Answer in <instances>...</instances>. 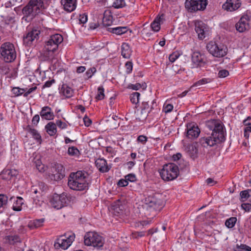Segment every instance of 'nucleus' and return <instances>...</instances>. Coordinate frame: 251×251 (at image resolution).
I'll use <instances>...</instances> for the list:
<instances>
[{"label":"nucleus","mask_w":251,"mask_h":251,"mask_svg":"<svg viewBox=\"0 0 251 251\" xmlns=\"http://www.w3.org/2000/svg\"><path fill=\"white\" fill-rule=\"evenodd\" d=\"M206 126L209 130H212V132L211 136L202 137L200 139V143L202 146L204 148L213 147L225 140L226 132L224 130V126L220 121L208 120L206 123Z\"/></svg>","instance_id":"obj_1"},{"label":"nucleus","mask_w":251,"mask_h":251,"mask_svg":"<svg viewBox=\"0 0 251 251\" xmlns=\"http://www.w3.org/2000/svg\"><path fill=\"white\" fill-rule=\"evenodd\" d=\"M88 173L85 171L71 173L68 178V185L72 190L83 191L88 188Z\"/></svg>","instance_id":"obj_2"},{"label":"nucleus","mask_w":251,"mask_h":251,"mask_svg":"<svg viewBox=\"0 0 251 251\" xmlns=\"http://www.w3.org/2000/svg\"><path fill=\"white\" fill-rule=\"evenodd\" d=\"M63 41L62 36L60 34H55L50 36L45 42L43 49L44 55L48 59L53 57L54 52L58 49V45Z\"/></svg>","instance_id":"obj_3"},{"label":"nucleus","mask_w":251,"mask_h":251,"mask_svg":"<svg viewBox=\"0 0 251 251\" xmlns=\"http://www.w3.org/2000/svg\"><path fill=\"white\" fill-rule=\"evenodd\" d=\"M178 173V166L174 163L164 165L160 172L161 178L166 181L172 180L176 178Z\"/></svg>","instance_id":"obj_4"},{"label":"nucleus","mask_w":251,"mask_h":251,"mask_svg":"<svg viewBox=\"0 0 251 251\" xmlns=\"http://www.w3.org/2000/svg\"><path fill=\"white\" fill-rule=\"evenodd\" d=\"M43 6L42 0H30L22 10L23 14L27 18L32 19L39 12L40 9Z\"/></svg>","instance_id":"obj_5"},{"label":"nucleus","mask_w":251,"mask_h":251,"mask_svg":"<svg viewBox=\"0 0 251 251\" xmlns=\"http://www.w3.org/2000/svg\"><path fill=\"white\" fill-rule=\"evenodd\" d=\"M85 245L93 246L97 249L102 248L104 243L103 238L95 232H88L84 237Z\"/></svg>","instance_id":"obj_6"},{"label":"nucleus","mask_w":251,"mask_h":251,"mask_svg":"<svg viewBox=\"0 0 251 251\" xmlns=\"http://www.w3.org/2000/svg\"><path fill=\"white\" fill-rule=\"evenodd\" d=\"M206 49L211 55L219 58L226 56L228 51L226 46L214 41L209 42L206 45Z\"/></svg>","instance_id":"obj_7"},{"label":"nucleus","mask_w":251,"mask_h":251,"mask_svg":"<svg viewBox=\"0 0 251 251\" xmlns=\"http://www.w3.org/2000/svg\"><path fill=\"white\" fill-rule=\"evenodd\" d=\"M0 52L3 60L6 62H11L16 57L14 46L10 42L3 43L0 48Z\"/></svg>","instance_id":"obj_8"},{"label":"nucleus","mask_w":251,"mask_h":251,"mask_svg":"<svg viewBox=\"0 0 251 251\" xmlns=\"http://www.w3.org/2000/svg\"><path fill=\"white\" fill-rule=\"evenodd\" d=\"M75 238V234L71 232L65 233L55 241L54 246L55 249H67L72 244Z\"/></svg>","instance_id":"obj_9"},{"label":"nucleus","mask_w":251,"mask_h":251,"mask_svg":"<svg viewBox=\"0 0 251 251\" xmlns=\"http://www.w3.org/2000/svg\"><path fill=\"white\" fill-rule=\"evenodd\" d=\"M69 201V198L65 193L60 195L54 194L50 200L51 206L57 209H60L66 206Z\"/></svg>","instance_id":"obj_10"},{"label":"nucleus","mask_w":251,"mask_h":251,"mask_svg":"<svg viewBox=\"0 0 251 251\" xmlns=\"http://www.w3.org/2000/svg\"><path fill=\"white\" fill-rule=\"evenodd\" d=\"M207 5V0H186L185 8L190 12L203 10Z\"/></svg>","instance_id":"obj_11"},{"label":"nucleus","mask_w":251,"mask_h":251,"mask_svg":"<svg viewBox=\"0 0 251 251\" xmlns=\"http://www.w3.org/2000/svg\"><path fill=\"white\" fill-rule=\"evenodd\" d=\"M192 68L203 66L206 63V58L204 54L200 51H195L191 55Z\"/></svg>","instance_id":"obj_12"},{"label":"nucleus","mask_w":251,"mask_h":251,"mask_svg":"<svg viewBox=\"0 0 251 251\" xmlns=\"http://www.w3.org/2000/svg\"><path fill=\"white\" fill-rule=\"evenodd\" d=\"M40 30L37 28H33L29 31L23 37V43L26 46H30L34 41L39 38Z\"/></svg>","instance_id":"obj_13"},{"label":"nucleus","mask_w":251,"mask_h":251,"mask_svg":"<svg viewBox=\"0 0 251 251\" xmlns=\"http://www.w3.org/2000/svg\"><path fill=\"white\" fill-rule=\"evenodd\" d=\"M159 195L154 196H149L145 198V201L149 206L153 207L154 209L162 208L164 205V201L160 199Z\"/></svg>","instance_id":"obj_14"},{"label":"nucleus","mask_w":251,"mask_h":251,"mask_svg":"<svg viewBox=\"0 0 251 251\" xmlns=\"http://www.w3.org/2000/svg\"><path fill=\"white\" fill-rule=\"evenodd\" d=\"M200 129L195 123H189L187 125L186 137L191 139L197 138L200 133Z\"/></svg>","instance_id":"obj_15"},{"label":"nucleus","mask_w":251,"mask_h":251,"mask_svg":"<svg viewBox=\"0 0 251 251\" xmlns=\"http://www.w3.org/2000/svg\"><path fill=\"white\" fill-rule=\"evenodd\" d=\"M249 21L250 18L248 15H243L235 25L236 30L239 32H243L248 29L249 28Z\"/></svg>","instance_id":"obj_16"},{"label":"nucleus","mask_w":251,"mask_h":251,"mask_svg":"<svg viewBox=\"0 0 251 251\" xmlns=\"http://www.w3.org/2000/svg\"><path fill=\"white\" fill-rule=\"evenodd\" d=\"M195 31L198 33L200 39H203L205 37V32L207 31L206 25L201 21H197L195 23Z\"/></svg>","instance_id":"obj_17"},{"label":"nucleus","mask_w":251,"mask_h":251,"mask_svg":"<svg viewBox=\"0 0 251 251\" xmlns=\"http://www.w3.org/2000/svg\"><path fill=\"white\" fill-rule=\"evenodd\" d=\"M241 4L239 0H226L222 7L226 11H233L238 9L241 6Z\"/></svg>","instance_id":"obj_18"},{"label":"nucleus","mask_w":251,"mask_h":251,"mask_svg":"<svg viewBox=\"0 0 251 251\" xmlns=\"http://www.w3.org/2000/svg\"><path fill=\"white\" fill-rule=\"evenodd\" d=\"M61 4L64 10L71 12L76 8V0H61Z\"/></svg>","instance_id":"obj_19"},{"label":"nucleus","mask_w":251,"mask_h":251,"mask_svg":"<svg viewBox=\"0 0 251 251\" xmlns=\"http://www.w3.org/2000/svg\"><path fill=\"white\" fill-rule=\"evenodd\" d=\"M40 115L42 119L47 120H53L54 117V113L52 111L51 108L48 106L42 107L40 112Z\"/></svg>","instance_id":"obj_20"},{"label":"nucleus","mask_w":251,"mask_h":251,"mask_svg":"<svg viewBox=\"0 0 251 251\" xmlns=\"http://www.w3.org/2000/svg\"><path fill=\"white\" fill-rule=\"evenodd\" d=\"M60 93L66 98H70L73 96L74 90L67 84L64 83L61 86Z\"/></svg>","instance_id":"obj_21"},{"label":"nucleus","mask_w":251,"mask_h":251,"mask_svg":"<svg viewBox=\"0 0 251 251\" xmlns=\"http://www.w3.org/2000/svg\"><path fill=\"white\" fill-rule=\"evenodd\" d=\"M96 166L102 173L107 172L110 168L108 166L106 160L103 158H99L95 161Z\"/></svg>","instance_id":"obj_22"},{"label":"nucleus","mask_w":251,"mask_h":251,"mask_svg":"<svg viewBox=\"0 0 251 251\" xmlns=\"http://www.w3.org/2000/svg\"><path fill=\"white\" fill-rule=\"evenodd\" d=\"M164 20V14L156 17L151 25L152 30L154 32H158L160 29V25L163 23Z\"/></svg>","instance_id":"obj_23"},{"label":"nucleus","mask_w":251,"mask_h":251,"mask_svg":"<svg viewBox=\"0 0 251 251\" xmlns=\"http://www.w3.org/2000/svg\"><path fill=\"white\" fill-rule=\"evenodd\" d=\"M17 175L18 172L16 170L7 169L3 170L0 176L3 179L9 180Z\"/></svg>","instance_id":"obj_24"},{"label":"nucleus","mask_w":251,"mask_h":251,"mask_svg":"<svg viewBox=\"0 0 251 251\" xmlns=\"http://www.w3.org/2000/svg\"><path fill=\"white\" fill-rule=\"evenodd\" d=\"M10 201H13L12 209L14 211H19L22 209V205L24 204V200L21 197L11 198Z\"/></svg>","instance_id":"obj_25"},{"label":"nucleus","mask_w":251,"mask_h":251,"mask_svg":"<svg viewBox=\"0 0 251 251\" xmlns=\"http://www.w3.org/2000/svg\"><path fill=\"white\" fill-rule=\"evenodd\" d=\"M44 222V218L33 220L28 223V227L31 229L37 228L42 226Z\"/></svg>","instance_id":"obj_26"},{"label":"nucleus","mask_w":251,"mask_h":251,"mask_svg":"<svg viewBox=\"0 0 251 251\" xmlns=\"http://www.w3.org/2000/svg\"><path fill=\"white\" fill-rule=\"evenodd\" d=\"M26 130L38 143H41L42 141L41 136L36 129L31 128V126L28 125L26 127Z\"/></svg>","instance_id":"obj_27"},{"label":"nucleus","mask_w":251,"mask_h":251,"mask_svg":"<svg viewBox=\"0 0 251 251\" xmlns=\"http://www.w3.org/2000/svg\"><path fill=\"white\" fill-rule=\"evenodd\" d=\"M121 54L125 58H129L131 54V50L128 43H123L121 46Z\"/></svg>","instance_id":"obj_28"},{"label":"nucleus","mask_w":251,"mask_h":251,"mask_svg":"<svg viewBox=\"0 0 251 251\" xmlns=\"http://www.w3.org/2000/svg\"><path fill=\"white\" fill-rule=\"evenodd\" d=\"M189 155L193 158L197 157L198 153V149L197 147L194 144H189L186 149Z\"/></svg>","instance_id":"obj_29"},{"label":"nucleus","mask_w":251,"mask_h":251,"mask_svg":"<svg viewBox=\"0 0 251 251\" xmlns=\"http://www.w3.org/2000/svg\"><path fill=\"white\" fill-rule=\"evenodd\" d=\"M45 129L50 136L54 135L57 132L56 125L53 122H50L48 123L45 126Z\"/></svg>","instance_id":"obj_30"},{"label":"nucleus","mask_w":251,"mask_h":251,"mask_svg":"<svg viewBox=\"0 0 251 251\" xmlns=\"http://www.w3.org/2000/svg\"><path fill=\"white\" fill-rule=\"evenodd\" d=\"M128 30L127 26H118L116 27L110 28L109 31L117 35H122L126 33Z\"/></svg>","instance_id":"obj_31"},{"label":"nucleus","mask_w":251,"mask_h":251,"mask_svg":"<svg viewBox=\"0 0 251 251\" xmlns=\"http://www.w3.org/2000/svg\"><path fill=\"white\" fill-rule=\"evenodd\" d=\"M114 213L115 215H122L124 213V206L119 204H115L113 205Z\"/></svg>","instance_id":"obj_32"},{"label":"nucleus","mask_w":251,"mask_h":251,"mask_svg":"<svg viewBox=\"0 0 251 251\" xmlns=\"http://www.w3.org/2000/svg\"><path fill=\"white\" fill-rule=\"evenodd\" d=\"M6 240L9 244L14 245L16 243L20 242L21 240L19 236L17 235H9L6 237Z\"/></svg>","instance_id":"obj_33"},{"label":"nucleus","mask_w":251,"mask_h":251,"mask_svg":"<svg viewBox=\"0 0 251 251\" xmlns=\"http://www.w3.org/2000/svg\"><path fill=\"white\" fill-rule=\"evenodd\" d=\"M68 153L73 156L78 157L80 155L79 151L75 147H69L68 150Z\"/></svg>","instance_id":"obj_34"},{"label":"nucleus","mask_w":251,"mask_h":251,"mask_svg":"<svg viewBox=\"0 0 251 251\" xmlns=\"http://www.w3.org/2000/svg\"><path fill=\"white\" fill-rule=\"evenodd\" d=\"M237 218L235 217H230L227 219L225 222V225L229 228H232L235 225Z\"/></svg>","instance_id":"obj_35"},{"label":"nucleus","mask_w":251,"mask_h":251,"mask_svg":"<svg viewBox=\"0 0 251 251\" xmlns=\"http://www.w3.org/2000/svg\"><path fill=\"white\" fill-rule=\"evenodd\" d=\"M64 176V174H61V173H56L53 172V174H51L49 175V177H50L51 180L54 181H58L62 179Z\"/></svg>","instance_id":"obj_36"},{"label":"nucleus","mask_w":251,"mask_h":251,"mask_svg":"<svg viewBox=\"0 0 251 251\" xmlns=\"http://www.w3.org/2000/svg\"><path fill=\"white\" fill-rule=\"evenodd\" d=\"M240 196L242 201H246L251 196V189L242 191L240 193Z\"/></svg>","instance_id":"obj_37"},{"label":"nucleus","mask_w":251,"mask_h":251,"mask_svg":"<svg viewBox=\"0 0 251 251\" xmlns=\"http://www.w3.org/2000/svg\"><path fill=\"white\" fill-rule=\"evenodd\" d=\"M102 24L105 26H108L112 24V16L104 15L102 19Z\"/></svg>","instance_id":"obj_38"},{"label":"nucleus","mask_w":251,"mask_h":251,"mask_svg":"<svg viewBox=\"0 0 251 251\" xmlns=\"http://www.w3.org/2000/svg\"><path fill=\"white\" fill-rule=\"evenodd\" d=\"M104 98V88L102 86H99L98 88V93L95 98L97 100H99L103 99Z\"/></svg>","instance_id":"obj_39"},{"label":"nucleus","mask_w":251,"mask_h":251,"mask_svg":"<svg viewBox=\"0 0 251 251\" xmlns=\"http://www.w3.org/2000/svg\"><path fill=\"white\" fill-rule=\"evenodd\" d=\"M35 164L36 169L40 172H44L46 169V166L42 164L40 160L37 159L35 161Z\"/></svg>","instance_id":"obj_40"},{"label":"nucleus","mask_w":251,"mask_h":251,"mask_svg":"<svg viewBox=\"0 0 251 251\" xmlns=\"http://www.w3.org/2000/svg\"><path fill=\"white\" fill-rule=\"evenodd\" d=\"M112 6L115 8H121L126 6V2L125 0H116L113 2Z\"/></svg>","instance_id":"obj_41"},{"label":"nucleus","mask_w":251,"mask_h":251,"mask_svg":"<svg viewBox=\"0 0 251 251\" xmlns=\"http://www.w3.org/2000/svg\"><path fill=\"white\" fill-rule=\"evenodd\" d=\"M140 94L138 92L132 93L130 97L131 102L133 104H137L139 102V99Z\"/></svg>","instance_id":"obj_42"},{"label":"nucleus","mask_w":251,"mask_h":251,"mask_svg":"<svg viewBox=\"0 0 251 251\" xmlns=\"http://www.w3.org/2000/svg\"><path fill=\"white\" fill-rule=\"evenodd\" d=\"M211 81V79L210 78H203L199 81L195 82L193 85V86L194 87H198L200 86L201 85L208 83L209 82H210Z\"/></svg>","instance_id":"obj_43"},{"label":"nucleus","mask_w":251,"mask_h":251,"mask_svg":"<svg viewBox=\"0 0 251 251\" xmlns=\"http://www.w3.org/2000/svg\"><path fill=\"white\" fill-rule=\"evenodd\" d=\"M8 197L3 194H0V208L4 207L7 203Z\"/></svg>","instance_id":"obj_44"},{"label":"nucleus","mask_w":251,"mask_h":251,"mask_svg":"<svg viewBox=\"0 0 251 251\" xmlns=\"http://www.w3.org/2000/svg\"><path fill=\"white\" fill-rule=\"evenodd\" d=\"M25 91V89H21L19 87H15L12 89V93L15 95V96H19L24 94Z\"/></svg>","instance_id":"obj_45"},{"label":"nucleus","mask_w":251,"mask_h":251,"mask_svg":"<svg viewBox=\"0 0 251 251\" xmlns=\"http://www.w3.org/2000/svg\"><path fill=\"white\" fill-rule=\"evenodd\" d=\"M174 106L172 104L168 103L166 102L164 104L163 111L165 113L171 112L173 109Z\"/></svg>","instance_id":"obj_46"},{"label":"nucleus","mask_w":251,"mask_h":251,"mask_svg":"<svg viewBox=\"0 0 251 251\" xmlns=\"http://www.w3.org/2000/svg\"><path fill=\"white\" fill-rule=\"evenodd\" d=\"M237 251H251V248L245 244H241L236 245Z\"/></svg>","instance_id":"obj_47"},{"label":"nucleus","mask_w":251,"mask_h":251,"mask_svg":"<svg viewBox=\"0 0 251 251\" xmlns=\"http://www.w3.org/2000/svg\"><path fill=\"white\" fill-rule=\"evenodd\" d=\"M180 54L178 51H175L170 55L169 59L171 62H175L178 58Z\"/></svg>","instance_id":"obj_48"},{"label":"nucleus","mask_w":251,"mask_h":251,"mask_svg":"<svg viewBox=\"0 0 251 251\" xmlns=\"http://www.w3.org/2000/svg\"><path fill=\"white\" fill-rule=\"evenodd\" d=\"M96 72L95 68L93 67L89 69L85 73V75L87 78H89L92 77L93 74Z\"/></svg>","instance_id":"obj_49"},{"label":"nucleus","mask_w":251,"mask_h":251,"mask_svg":"<svg viewBox=\"0 0 251 251\" xmlns=\"http://www.w3.org/2000/svg\"><path fill=\"white\" fill-rule=\"evenodd\" d=\"M125 67L126 69V73L128 74L131 73L133 68V64L132 62L127 61L125 64Z\"/></svg>","instance_id":"obj_50"},{"label":"nucleus","mask_w":251,"mask_h":251,"mask_svg":"<svg viewBox=\"0 0 251 251\" xmlns=\"http://www.w3.org/2000/svg\"><path fill=\"white\" fill-rule=\"evenodd\" d=\"M54 169L55 172L56 173H61V174H64V168L63 166L60 164H56L54 165Z\"/></svg>","instance_id":"obj_51"},{"label":"nucleus","mask_w":251,"mask_h":251,"mask_svg":"<svg viewBox=\"0 0 251 251\" xmlns=\"http://www.w3.org/2000/svg\"><path fill=\"white\" fill-rule=\"evenodd\" d=\"M125 178H126L128 182L130 181L131 182H133L136 181V177L134 174H129L126 176Z\"/></svg>","instance_id":"obj_52"},{"label":"nucleus","mask_w":251,"mask_h":251,"mask_svg":"<svg viewBox=\"0 0 251 251\" xmlns=\"http://www.w3.org/2000/svg\"><path fill=\"white\" fill-rule=\"evenodd\" d=\"M141 34L144 38H149L152 34L149 32V30L147 28H144L141 31Z\"/></svg>","instance_id":"obj_53"},{"label":"nucleus","mask_w":251,"mask_h":251,"mask_svg":"<svg viewBox=\"0 0 251 251\" xmlns=\"http://www.w3.org/2000/svg\"><path fill=\"white\" fill-rule=\"evenodd\" d=\"M229 75V72L226 70H221L218 73L219 77L224 78Z\"/></svg>","instance_id":"obj_54"},{"label":"nucleus","mask_w":251,"mask_h":251,"mask_svg":"<svg viewBox=\"0 0 251 251\" xmlns=\"http://www.w3.org/2000/svg\"><path fill=\"white\" fill-rule=\"evenodd\" d=\"M145 85H144V84L142 85L140 83H137L135 84H131L129 86V87L133 90H138L142 87H146Z\"/></svg>","instance_id":"obj_55"},{"label":"nucleus","mask_w":251,"mask_h":251,"mask_svg":"<svg viewBox=\"0 0 251 251\" xmlns=\"http://www.w3.org/2000/svg\"><path fill=\"white\" fill-rule=\"evenodd\" d=\"M79 21L80 24H84L86 23L87 21V15L85 14H80L79 15Z\"/></svg>","instance_id":"obj_56"},{"label":"nucleus","mask_w":251,"mask_h":251,"mask_svg":"<svg viewBox=\"0 0 251 251\" xmlns=\"http://www.w3.org/2000/svg\"><path fill=\"white\" fill-rule=\"evenodd\" d=\"M241 207L246 212L251 211V204L249 203H244L242 204Z\"/></svg>","instance_id":"obj_57"},{"label":"nucleus","mask_w":251,"mask_h":251,"mask_svg":"<svg viewBox=\"0 0 251 251\" xmlns=\"http://www.w3.org/2000/svg\"><path fill=\"white\" fill-rule=\"evenodd\" d=\"M55 124L61 129H65L67 126V125L65 123H64L60 120H57Z\"/></svg>","instance_id":"obj_58"},{"label":"nucleus","mask_w":251,"mask_h":251,"mask_svg":"<svg viewBox=\"0 0 251 251\" xmlns=\"http://www.w3.org/2000/svg\"><path fill=\"white\" fill-rule=\"evenodd\" d=\"M128 184V182L126 178L125 179H121L118 182V185L121 187L126 186Z\"/></svg>","instance_id":"obj_59"},{"label":"nucleus","mask_w":251,"mask_h":251,"mask_svg":"<svg viewBox=\"0 0 251 251\" xmlns=\"http://www.w3.org/2000/svg\"><path fill=\"white\" fill-rule=\"evenodd\" d=\"M147 141V137L144 135H140L137 138V141L143 144H145Z\"/></svg>","instance_id":"obj_60"},{"label":"nucleus","mask_w":251,"mask_h":251,"mask_svg":"<svg viewBox=\"0 0 251 251\" xmlns=\"http://www.w3.org/2000/svg\"><path fill=\"white\" fill-rule=\"evenodd\" d=\"M37 89V87L36 86H34V87H32L28 89H26L27 90V91H25L24 94V96L26 97H27L29 94H30V93H31L32 92L34 91L35 90H36Z\"/></svg>","instance_id":"obj_61"},{"label":"nucleus","mask_w":251,"mask_h":251,"mask_svg":"<svg viewBox=\"0 0 251 251\" xmlns=\"http://www.w3.org/2000/svg\"><path fill=\"white\" fill-rule=\"evenodd\" d=\"M38 186L42 192L45 191L47 189V185L43 182H39Z\"/></svg>","instance_id":"obj_62"},{"label":"nucleus","mask_w":251,"mask_h":251,"mask_svg":"<svg viewBox=\"0 0 251 251\" xmlns=\"http://www.w3.org/2000/svg\"><path fill=\"white\" fill-rule=\"evenodd\" d=\"M55 81L54 79L46 81L43 86V88L50 87L52 84L55 83Z\"/></svg>","instance_id":"obj_63"},{"label":"nucleus","mask_w":251,"mask_h":251,"mask_svg":"<svg viewBox=\"0 0 251 251\" xmlns=\"http://www.w3.org/2000/svg\"><path fill=\"white\" fill-rule=\"evenodd\" d=\"M40 120V117L39 115L38 114H36L34 116L32 119V124L36 126L37 124L39 123V121Z\"/></svg>","instance_id":"obj_64"}]
</instances>
